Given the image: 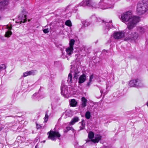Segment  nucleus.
<instances>
[{
    "instance_id": "f257e3e1",
    "label": "nucleus",
    "mask_w": 148,
    "mask_h": 148,
    "mask_svg": "<svg viewBox=\"0 0 148 148\" xmlns=\"http://www.w3.org/2000/svg\"><path fill=\"white\" fill-rule=\"evenodd\" d=\"M121 19L123 22H128L125 31V32L128 33V29H132L135 27L139 21L140 18L138 16H132L131 12L128 11L121 14Z\"/></svg>"
},
{
    "instance_id": "f03ea898",
    "label": "nucleus",
    "mask_w": 148,
    "mask_h": 148,
    "mask_svg": "<svg viewBox=\"0 0 148 148\" xmlns=\"http://www.w3.org/2000/svg\"><path fill=\"white\" fill-rule=\"evenodd\" d=\"M148 11V3H138L137 12L138 15H141L145 14Z\"/></svg>"
},
{
    "instance_id": "7ed1b4c3",
    "label": "nucleus",
    "mask_w": 148,
    "mask_h": 148,
    "mask_svg": "<svg viewBox=\"0 0 148 148\" xmlns=\"http://www.w3.org/2000/svg\"><path fill=\"white\" fill-rule=\"evenodd\" d=\"M114 2L111 0H101L99 3L100 8L102 9L113 8Z\"/></svg>"
},
{
    "instance_id": "20e7f679",
    "label": "nucleus",
    "mask_w": 148,
    "mask_h": 148,
    "mask_svg": "<svg viewBox=\"0 0 148 148\" xmlns=\"http://www.w3.org/2000/svg\"><path fill=\"white\" fill-rule=\"evenodd\" d=\"M129 29L128 33L125 32L126 29L124 30V32L126 35H127V37H126L124 39L125 40H131L135 41L138 39L139 36L138 33L132 31L131 29Z\"/></svg>"
},
{
    "instance_id": "39448f33",
    "label": "nucleus",
    "mask_w": 148,
    "mask_h": 148,
    "mask_svg": "<svg viewBox=\"0 0 148 148\" xmlns=\"http://www.w3.org/2000/svg\"><path fill=\"white\" fill-rule=\"evenodd\" d=\"M47 134L49 135L48 138L53 141H55L56 138H58L61 136L60 134L58 131H53L51 130L48 132Z\"/></svg>"
},
{
    "instance_id": "423d86ee",
    "label": "nucleus",
    "mask_w": 148,
    "mask_h": 148,
    "mask_svg": "<svg viewBox=\"0 0 148 148\" xmlns=\"http://www.w3.org/2000/svg\"><path fill=\"white\" fill-rule=\"evenodd\" d=\"M129 86L130 87L139 88L143 86L142 82L138 79H135L131 80L129 82Z\"/></svg>"
},
{
    "instance_id": "0eeeda50",
    "label": "nucleus",
    "mask_w": 148,
    "mask_h": 148,
    "mask_svg": "<svg viewBox=\"0 0 148 148\" xmlns=\"http://www.w3.org/2000/svg\"><path fill=\"white\" fill-rule=\"evenodd\" d=\"M61 90L62 95L64 97L68 98L69 97V91L68 90V88L65 85L64 82H62V83L61 86Z\"/></svg>"
},
{
    "instance_id": "6e6552de",
    "label": "nucleus",
    "mask_w": 148,
    "mask_h": 148,
    "mask_svg": "<svg viewBox=\"0 0 148 148\" xmlns=\"http://www.w3.org/2000/svg\"><path fill=\"white\" fill-rule=\"evenodd\" d=\"M78 5L80 6H87L90 7H94L95 6L93 0H84Z\"/></svg>"
},
{
    "instance_id": "1a4fd4ad",
    "label": "nucleus",
    "mask_w": 148,
    "mask_h": 148,
    "mask_svg": "<svg viewBox=\"0 0 148 148\" xmlns=\"http://www.w3.org/2000/svg\"><path fill=\"white\" fill-rule=\"evenodd\" d=\"M79 73V72L78 71V70L76 68L74 70V72L71 71V73L68 75V80H67V82L68 83L70 84H71L72 83V73H73V74H74V78H75L76 79H77V76L78 75Z\"/></svg>"
},
{
    "instance_id": "9d476101",
    "label": "nucleus",
    "mask_w": 148,
    "mask_h": 148,
    "mask_svg": "<svg viewBox=\"0 0 148 148\" xmlns=\"http://www.w3.org/2000/svg\"><path fill=\"white\" fill-rule=\"evenodd\" d=\"M102 21L104 24L103 25V32L105 34H106L108 33L110 29L113 27V26L112 24V21H110L109 23L106 22L105 23H104V21Z\"/></svg>"
},
{
    "instance_id": "9b49d317",
    "label": "nucleus",
    "mask_w": 148,
    "mask_h": 148,
    "mask_svg": "<svg viewBox=\"0 0 148 148\" xmlns=\"http://www.w3.org/2000/svg\"><path fill=\"white\" fill-rule=\"evenodd\" d=\"M27 12L25 10H23L22 12L18 16V18L21 21L20 22V24L25 22L27 21L26 14Z\"/></svg>"
},
{
    "instance_id": "f8f14e48",
    "label": "nucleus",
    "mask_w": 148,
    "mask_h": 148,
    "mask_svg": "<svg viewBox=\"0 0 148 148\" xmlns=\"http://www.w3.org/2000/svg\"><path fill=\"white\" fill-rule=\"evenodd\" d=\"M125 34H126L124 31L123 32L114 33L113 36L115 39H119L124 36Z\"/></svg>"
},
{
    "instance_id": "ddd939ff",
    "label": "nucleus",
    "mask_w": 148,
    "mask_h": 148,
    "mask_svg": "<svg viewBox=\"0 0 148 148\" xmlns=\"http://www.w3.org/2000/svg\"><path fill=\"white\" fill-rule=\"evenodd\" d=\"M36 70H32L31 71H27L24 73L23 74V76L24 77H25L28 75H34L36 73Z\"/></svg>"
},
{
    "instance_id": "4468645a",
    "label": "nucleus",
    "mask_w": 148,
    "mask_h": 148,
    "mask_svg": "<svg viewBox=\"0 0 148 148\" xmlns=\"http://www.w3.org/2000/svg\"><path fill=\"white\" fill-rule=\"evenodd\" d=\"M86 79V75L85 74H83L81 75L79 79L78 82L79 84H82L84 82Z\"/></svg>"
},
{
    "instance_id": "2eb2a0df",
    "label": "nucleus",
    "mask_w": 148,
    "mask_h": 148,
    "mask_svg": "<svg viewBox=\"0 0 148 148\" xmlns=\"http://www.w3.org/2000/svg\"><path fill=\"white\" fill-rule=\"evenodd\" d=\"M8 3V0H5L0 2V8H5V6L7 5Z\"/></svg>"
},
{
    "instance_id": "dca6fc26",
    "label": "nucleus",
    "mask_w": 148,
    "mask_h": 148,
    "mask_svg": "<svg viewBox=\"0 0 148 148\" xmlns=\"http://www.w3.org/2000/svg\"><path fill=\"white\" fill-rule=\"evenodd\" d=\"M79 120V118L77 116L74 117L70 122L71 125H74L75 123L77 122Z\"/></svg>"
},
{
    "instance_id": "f3484780",
    "label": "nucleus",
    "mask_w": 148,
    "mask_h": 148,
    "mask_svg": "<svg viewBox=\"0 0 148 148\" xmlns=\"http://www.w3.org/2000/svg\"><path fill=\"white\" fill-rule=\"evenodd\" d=\"M73 47H69L67 48L66 50V54L69 55H71L73 53Z\"/></svg>"
},
{
    "instance_id": "a211bd4d",
    "label": "nucleus",
    "mask_w": 148,
    "mask_h": 148,
    "mask_svg": "<svg viewBox=\"0 0 148 148\" xmlns=\"http://www.w3.org/2000/svg\"><path fill=\"white\" fill-rule=\"evenodd\" d=\"M101 136L100 135L97 136L95 137V139H92L91 140L94 143H97L101 139Z\"/></svg>"
},
{
    "instance_id": "6ab92c4d",
    "label": "nucleus",
    "mask_w": 148,
    "mask_h": 148,
    "mask_svg": "<svg viewBox=\"0 0 148 148\" xmlns=\"http://www.w3.org/2000/svg\"><path fill=\"white\" fill-rule=\"evenodd\" d=\"M82 103L81 104V107L84 108L86 105L87 100L84 97L82 98Z\"/></svg>"
},
{
    "instance_id": "aec40b11",
    "label": "nucleus",
    "mask_w": 148,
    "mask_h": 148,
    "mask_svg": "<svg viewBox=\"0 0 148 148\" xmlns=\"http://www.w3.org/2000/svg\"><path fill=\"white\" fill-rule=\"evenodd\" d=\"M77 104V102L74 99H72L71 100L70 102V105L71 106L74 107L76 106Z\"/></svg>"
},
{
    "instance_id": "412c9836",
    "label": "nucleus",
    "mask_w": 148,
    "mask_h": 148,
    "mask_svg": "<svg viewBox=\"0 0 148 148\" xmlns=\"http://www.w3.org/2000/svg\"><path fill=\"white\" fill-rule=\"evenodd\" d=\"M137 30L141 34L144 33V28L141 27H136Z\"/></svg>"
},
{
    "instance_id": "4be33fe9",
    "label": "nucleus",
    "mask_w": 148,
    "mask_h": 148,
    "mask_svg": "<svg viewBox=\"0 0 148 148\" xmlns=\"http://www.w3.org/2000/svg\"><path fill=\"white\" fill-rule=\"evenodd\" d=\"M79 123H81V126H80L79 127L80 129L79 130V131L84 129L85 128V123L84 120H82V121Z\"/></svg>"
},
{
    "instance_id": "5701e85b",
    "label": "nucleus",
    "mask_w": 148,
    "mask_h": 148,
    "mask_svg": "<svg viewBox=\"0 0 148 148\" xmlns=\"http://www.w3.org/2000/svg\"><path fill=\"white\" fill-rule=\"evenodd\" d=\"M91 116V113L89 111H87L85 113V117L87 119H90Z\"/></svg>"
},
{
    "instance_id": "b1692460",
    "label": "nucleus",
    "mask_w": 148,
    "mask_h": 148,
    "mask_svg": "<svg viewBox=\"0 0 148 148\" xmlns=\"http://www.w3.org/2000/svg\"><path fill=\"white\" fill-rule=\"evenodd\" d=\"M65 24L69 27H71L72 26V23L70 20H67L66 21Z\"/></svg>"
},
{
    "instance_id": "393cba45",
    "label": "nucleus",
    "mask_w": 148,
    "mask_h": 148,
    "mask_svg": "<svg viewBox=\"0 0 148 148\" xmlns=\"http://www.w3.org/2000/svg\"><path fill=\"white\" fill-rule=\"evenodd\" d=\"M75 42V40L73 39H71L69 42V47H73V46Z\"/></svg>"
},
{
    "instance_id": "a878e982",
    "label": "nucleus",
    "mask_w": 148,
    "mask_h": 148,
    "mask_svg": "<svg viewBox=\"0 0 148 148\" xmlns=\"http://www.w3.org/2000/svg\"><path fill=\"white\" fill-rule=\"evenodd\" d=\"M94 136V134L93 132H92L90 131V132L88 135V137L90 139H92V138Z\"/></svg>"
},
{
    "instance_id": "bb28decb",
    "label": "nucleus",
    "mask_w": 148,
    "mask_h": 148,
    "mask_svg": "<svg viewBox=\"0 0 148 148\" xmlns=\"http://www.w3.org/2000/svg\"><path fill=\"white\" fill-rule=\"evenodd\" d=\"M12 33L11 31H7L5 33V36L6 37H9L10 36L12 35Z\"/></svg>"
},
{
    "instance_id": "cd10ccee",
    "label": "nucleus",
    "mask_w": 148,
    "mask_h": 148,
    "mask_svg": "<svg viewBox=\"0 0 148 148\" xmlns=\"http://www.w3.org/2000/svg\"><path fill=\"white\" fill-rule=\"evenodd\" d=\"M70 111L69 110H66L65 112L64 113V114L66 116L65 118H66L67 117H69L70 116Z\"/></svg>"
},
{
    "instance_id": "c85d7f7f",
    "label": "nucleus",
    "mask_w": 148,
    "mask_h": 148,
    "mask_svg": "<svg viewBox=\"0 0 148 148\" xmlns=\"http://www.w3.org/2000/svg\"><path fill=\"white\" fill-rule=\"evenodd\" d=\"M6 68V67L4 64H2L0 65V70L1 71L5 69Z\"/></svg>"
},
{
    "instance_id": "c756f323",
    "label": "nucleus",
    "mask_w": 148,
    "mask_h": 148,
    "mask_svg": "<svg viewBox=\"0 0 148 148\" xmlns=\"http://www.w3.org/2000/svg\"><path fill=\"white\" fill-rule=\"evenodd\" d=\"M39 95L38 93H35L32 96V98L34 99H36L38 96Z\"/></svg>"
},
{
    "instance_id": "7c9ffc66",
    "label": "nucleus",
    "mask_w": 148,
    "mask_h": 148,
    "mask_svg": "<svg viewBox=\"0 0 148 148\" xmlns=\"http://www.w3.org/2000/svg\"><path fill=\"white\" fill-rule=\"evenodd\" d=\"M47 112H46L45 116L44 118V119H45L44 122H47V121L48 119L49 116L47 114Z\"/></svg>"
},
{
    "instance_id": "2f4dec72",
    "label": "nucleus",
    "mask_w": 148,
    "mask_h": 148,
    "mask_svg": "<svg viewBox=\"0 0 148 148\" xmlns=\"http://www.w3.org/2000/svg\"><path fill=\"white\" fill-rule=\"evenodd\" d=\"M66 130H64V132H67L68 131L71 130L72 129H73V128L72 127H66Z\"/></svg>"
},
{
    "instance_id": "473e14b6",
    "label": "nucleus",
    "mask_w": 148,
    "mask_h": 148,
    "mask_svg": "<svg viewBox=\"0 0 148 148\" xmlns=\"http://www.w3.org/2000/svg\"><path fill=\"white\" fill-rule=\"evenodd\" d=\"M43 31L45 34L49 32V29L48 28L45 29L43 30Z\"/></svg>"
},
{
    "instance_id": "72a5a7b5",
    "label": "nucleus",
    "mask_w": 148,
    "mask_h": 148,
    "mask_svg": "<svg viewBox=\"0 0 148 148\" xmlns=\"http://www.w3.org/2000/svg\"><path fill=\"white\" fill-rule=\"evenodd\" d=\"M94 76L93 74H92V75H90V79L89 80L90 82H92V80L94 78Z\"/></svg>"
},
{
    "instance_id": "f704fd0d",
    "label": "nucleus",
    "mask_w": 148,
    "mask_h": 148,
    "mask_svg": "<svg viewBox=\"0 0 148 148\" xmlns=\"http://www.w3.org/2000/svg\"><path fill=\"white\" fill-rule=\"evenodd\" d=\"M82 50H84V54H86V53L87 52V49H86V48L85 47H83L82 48Z\"/></svg>"
},
{
    "instance_id": "c9c22d12",
    "label": "nucleus",
    "mask_w": 148,
    "mask_h": 148,
    "mask_svg": "<svg viewBox=\"0 0 148 148\" xmlns=\"http://www.w3.org/2000/svg\"><path fill=\"white\" fill-rule=\"evenodd\" d=\"M4 127V126L0 123V131L2 130Z\"/></svg>"
},
{
    "instance_id": "e433bc0d",
    "label": "nucleus",
    "mask_w": 148,
    "mask_h": 148,
    "mask_svg": "<svg viewBox=\"0 0 148 148\" xmlns=\"http://www.w3.org/2000/svg\"><path fill=\"white\" fill-rule=\"evenodd\" d=\"M37 128V129L40 128V126L39 125L36 124Z\"/></svg>"
},
{
    "instance_id": "4c0bfd02",
    "label": "nucleus",
    "mask_w": 148,
    "mask_h": 148,
    "mask_svg": "<svg viewBox=\"0 0 148 148\" xmlns=\"http://www.w3.org/2000/svg\"><path fill=\"white\" fill-rule=\"evenodd\" d=\"M91 82H90V81H89V82L87 83V86H89L90 85Z\"/></svg>"
},
{
    "instance_id": "58836bf2",
    "label": "nucleus",
    "mask_w": 148,
    "mask_h": 148,
    "mask_svg": "<svg viewBox=\"0 0 148 148\" xmlns=\"http://www.w3.org/2000/svg\"><path fill=\"white\" fill-rule=\"evenodd\" d=\"M35 148H38V145H36L35 146Z\"/></svg>"
},
{
    "instance_id": "ea45409f",
    "label": "nucleus",
    "mask_w": 148,
    "mask_h": 148,
    "mask_svg": "<svg viewBox=\"0 0 148 148\" xmlns=\"http://www.w3.org/2000/svg\"><path fill=\"white\" fill-rule=\"evenodd\" d=\"M92 17L93 18H96V17H95V16H92Z\"/></svg>"
},
{
    "instance_id": "a19ab883",
    "label": "nucleus",
    "mask_w": 148,
    "mask_h": 148,
    "mask_svg": "<svg viewBox=\"0 0 148 148\" xmlns=\"http://www.w3.org/2000/svg\"><path fill=\"white\" fill-rule=\"evenodd\" d=\"M86 21L85 22V25H86L87 26H88V24H86Z\"/></svg>"
},
{
    "instance_id": "79ce46f5",
    "label": "nucleus",
    "mask_w": 148,
    "mask_h": 148,
    "mask_svg": "<svg viewBox=\"0 0 148 148\" xmlns=\"http://www.w3.org/2000/svg\"><path fill=\"white\" fill-rule=\"evenodd\" d=\"M147 106L148 107V101L147 102Z\"/></svg>"
},
{
    "instance_id": "37998d69",
    "label": "nucleus",
    "mask_w": 148,
    "mask_h": 148,
    "mask_svg": "<svg viewBox=\"0 0 148 148\" xmlns=\"http://www.w3.org/2000/svg\"><path fill=\"white\" fill-rule=\"evenodd\" d=\"M100 92L101 93V92H102V91H101V90H100Z\"/></svg>"
},
{
    "instance_id": "c03bdc74",
    "label": "nucleus",
    "mask_w": 148,
    "mask_h": 148,
    "mask_svg": "<svg viewBox=\"0 0 148 148\" xmlns=\"http://www.w3.org/2000/svg\"><path fill=\"white\" fill-rule=\"evenodd\" d=\"M64 55V53H62V55Z\"/></svg>"
}]
</instances>
